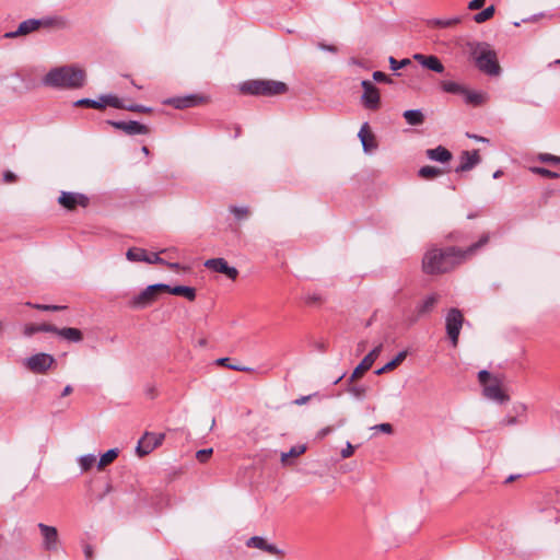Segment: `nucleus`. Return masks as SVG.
<instances>
[{"label":"nucleus","mask_w":560,"mask_h":560,"mask_svg":"<svg viewBox=\"0 0 560 560\" xmlns=\"http://www.w3.org/2000/svg\"><path fill=\"white\" fill-rule=\"evenodd\" d=\"M441 86L444 92L452 93V94H462L464 93L465 86L460 85L457 82L454 81H443L441 83Z\"/></svg>","instance_id":"nucleus-36"},{"label":"nucleus","mask_w":560,"mask_h":560,"mask_svg":"<svg viewBox=\"0 0 560 560\" xmlns=\"http://www.w3.org/2000/svg\"><path fill=\"white\" fill-rule=\"evenodd\" d=\"M363 94L361 96L362 104L368 109H377L380 107L381 96L378 89L370 81L361 82Z\"/></svg>","instance_id":"nucleus-9"},{"label":"nucleus","mask_w":560,"mask_h":560,"mask_svg":"<svg viewBox=\"0 0 560 560\" xmlns=\"http://www.w3.org/2000/svg\"><path fill=\"white\" fill-rule=\"evenodd\" d=\"M85 71L77 66H63L51 69L43 79L47 86L56 89H79L85 83Z\"/></svg>","instance_id":"nucleus-2"},{"label":"nucleus","mask_w":560,"mask_h":560,"mask_svg":"<svg viewBox=\"0 0 560 560\" xmlns=\"http://www.w3.org/2000/svg\"><path fill=\"white\" fill-rule=\"evenodd\" d=\"M330 432H331V428H330V427L324 428V429H322V430L318 432V436H319V438H324V436H326L327 434H329Z\"/></svg>","instance_id":"nucleus-64"},{"label":"nucleus","mask_w":560,"mask_h":560,"mask_svg":"<svg viewBox=\"0 0 560 560\" xmlns=\"http://www.w3.org/2000/svg\"><path fill=\"white\" fill-rule=\"evenodd\" d=\"M464 317L459 310L452 308L446 315V332L454 347L458 343L459 332L463 326Z\"/></svg>","instance_id":"nucleus-6"},{"label":"nucleus","mask_w":560,"mask_h":560,"mask_svg":"<svg viewBox=\"0 0 560 560\" xmlns=\"http://www.w3.org/2000/svg\"><path fill=\"white\" fill-rule=\"evenodd\" d=\"M483 394L487 398L500 404H503L510 399L509 395L504 393L499 378H491L489 384L483 386Z\"/></svg>","instance_id":"nucleus-14"},{"label":"nucleus","mask_w":560,"mask_h":560,"mask_svg":"<svg viewBox=\"0 0 560 560\" xmlns=\"http://www.w3.org/2000/svg\"><path fill=\"white\" fill-rule=\"evenodd\" d=\"M471 57L476 67L490 77H498L501 68L498 61L497 52L487 43H477L471 48Z\"/></svg>","instance_id":"nucleus-3"},{"label":"nucleus","mask_w":560,"mask_h":560,"mask_svg":"<svg viewBox=\"0 0 560 560\" xmlns=\"http://www.w3.org/2000/svg\"><path fill=\"white\" fill-rule=\"evenodd\" d=\"M402 116L410 126H419L424 121V115L420 109L405 110Z\"/></svg>","instance_id":"nucleus-29"},{"label":"nucleus","mask_w":560,"mask_h":560,"mask_svg":"<svg viewBox=\"0 0 560 560\" xmlns=\"http://www.w3.org/2000/svg\"><path fill=\"white\" fill-rule=\"evenodd\" d=\"M58 202L68 210H74L78 206L85 208L89 205V198L79 192L62 191Z\"/></svg>","instance_id":"nucleus-12"},{"label":"nucleus","mask_w":560,"mask_h":560,"mask_svg":"<svg viewBox=\"0 0 560 560\" xmlns=\"http://www.w3.org/2000/svg\"><path fill=\"white\" fill-rule=\"evenodd\" d=\"M354 447L350 442H347V445L345 448L341 450V457L348 458L353 455Z\"/></svg>","instance_id":"nucleus-54"},{"label":"nucleus","mask_w":560,"mask_h":560,"mask_svg":"<svg viewBox=\"0 0 560 560\" xmlns=\"http://www.w3.org/2000/svg\"><path fill=\"white\" fill-rule=\"evenodd\" d=\"M311 397H312L311 395L302 396V397L295 399L294 404L298 405V406H302V405L306 404L311 399Z\"/></svg>","instance_id":"nucleus-62"},{"label":"nucleus","mask_w":560,"mask_h":560,"mask_svg":"<svg viewBox=\"0 0 560 560\" xmlns=\"http://www.w3.org/2000/svg\"><path fill=\"white\" fill-rule=\"evenodd\" d=\"M366 341L362 340L357 345V353L360 354L365 350Z\"/></svg>","instance_id":"nucleus-63"},{"label":"nucleus","mask_w":560,"mask_h":560,"mask_svg":"<svg viewBox=\"0 0 560 560\" xmlns=\"http://www.w3.org/2000/svg\"><path fill=\"white\" fill-rule=\"evenodd\" d=\"M516 423H518V420H517V417L516 416H508L505 417L502 421H501V424L502 425H515Z\"/></svg>","instance_id":"nucleus-56"},{"label":"nucleus","mask_w":560,"mask_h":560,"mask_svg":"<svg viewBox=\"0 0 560 560\" xmlns=\"http://www.w3.org/2000/svg\"><path fill=\"white\" fill-rule=\"evenodd\" d=\"M481 162L478 150L463 151L459 155V164L455 168L456 173L468 172Z\"/></svg>","instance_id":"nucleus-16"},{"label":"nucleus","mask_w":560,"mask_h":560,"mask_svg":"<svg viewBox=\"0 0 560 560\" xmlns=\"http://www.w3.org/2000/svg\"><path fill=\"white\" fill-rule=\"evenodd\" d=\"M372 430H377L383 433L390 434L393 432V427L389 423H381V424H376V425L372 427Z\"/></svg>","instance_id":"nucleus-52"},{"label":"nucleus","mask_w":560,"mask_h":560,"mask_svg":"<svg viewBox=\"0 0 560 560\" xmlns=\"http://www.w3.org/2000/svg\"><path fill=\"white\" fill-rule=\"evenodd\" d=\"M54 362L51 354L37 353L26 359L25 366L34 373H45Z\"/></svg>","instance_id":"nucleus-11"},{"label":"nucleus","mask_w":560,"mask_h":560,"mask_svg":"<svg viewBox=\"0 0 560 560\" xmlns=\"http://www.w3.org/2000/svg\"><path fill=\"white\" fill-rule=\"evenodd\" d=\"M246 545L250 548H257V549L264 550L270 555H275L278 557L284 556V552L281 549H279L276 545L267 542L266 539H264L262 537H259V536L250 537L247 540Z\"/></svg>","instance_id":"nucleus-17"},{"label":"nucleus","mask_w":560,"mask_h":560,"mask_svg":"<svg viewBox=\"0 0 560 560\" xmlns=\"http://www.w3.org/2000/svg\"><path fill=\"white\" fill-rule=\"evenodd\" d=\"M407 350L400 351L392 361L386 363L383 368L378 369L375 373L377 375L383 374L385 372L392 371L397 368L400 363L405 361L407 358Z\"/></svg>","instance_id":"nucleus-30"},{"label":"nucleus","mask_w":560,"mask_h":560,"mask_svg":"<svg viewBox=\"0 0 560 560\" xmlns=\"http://www.w3.org/2000/svg\"><path fill=\"white\" fill-rule=\"evenodd\" d=\"M489 242V235L485 234L480 240L467 247L460 249L457 247L429 248L422 259V269L428 275L445 273L460 265L468 257L472 256L480 247Z\"/></svg>","instance_id":"nucleus-1"},{"label":"nucleus","mask_w":560,"mask_h":560,"mask_svg":"<svg viewBox=\"0 0 560 560\" xmlns=\"http://www.w3.org/2000/svg\"><path fill=\"white\" fill-rule=\"evenodd\" d=\"M358 137L361 140L365 153H371L377 148L375 136L369 130V124L364 122L361 127Z\"/></svg>","instance_id":"nucleus-20"},{"label":"nucleus","mask_w":560,"mask_h":560,"mask_svg":"<svg viewBox=\"0 0 560 560\" xmlns=\"http://www.w3.org/2000/svg\"><path fill=\"white\" fill-rule=\"evenodd\" d=\"M494 14V7L490 5L482 10L481 12L475 14L474 20L476 23H483L488 20H490Z\"/></svg>","instance_id":"nucleus-41"},{"label":"nucleus","mask_w":560,"mask_h":560,"mask_svg":"<svg viewBox=\"0 0 560 560\" xmlns=\"http://www.w3.org/2000/svg\"><path fill=\"white\" fill-rule=\"evenodd\" d=\"M425 155L428 159L440 163H447L452 160L453 156L451 151L442 145H439L434 149H428L425 151Z\"/></svg>","instance_id":"nucleus-23"},{"label":"nucleus","mask_w":560,"mask_h":560,"mask_svg":"<svg viewBox=\"0 0 560 560\" xmlns=\"http://www.w3.org/2000/svg\"><path fill=\"white\" fill-rule=\"evenodd\" d=\"M349 383L348 393L351 394L357 399H363L366 396L368 388L363 385H353V383Z\"/></svg>","instance_id":"nucleus-39"},{"label":"nucleus","mask_w":560,"mask_h":560,"mask_svg":"<svg viewBox=\"0 0 560 560\" xmlns=\"http://www.w3.org/2000/svg\"><path fill=\"white\" fill-rule=\"evenodd\" d=\"M389 65H390V69L396 71L400 68H404L406 66H408L410 63V59H402L400 61L396 60L394 57H389Z\"/></svg>","instance_id":"nucleus-44"},{"label":"nucleus","mask_w":560,"mask_h":560,"mask_svg":"<svg viewBox=\"0 0 560 560\" xmlns=\"http://www.w3.org/2000/svg\"><path fill=\"white\" fill-rule=\"evenodd\" d=\"M164 292H167L173 295L184 296L188 301H194L196 299V290L191 287H185V285L171 287V285H168V289H164Z\"/></svg>","instance_id":"nucleus-25"},{"label":"nucleus","mask_w":560,"mask_h":560,"mask_svg":"<svg viewBox=\"0 0 560 560\" xmlns=\"http://www.w3.org/2000/svg\"><path fill=\"white\" fill-rule=\"evenodd\" d=\"M55 334L68 341H72V342H80L83 339L82 331L80 329L73 328V327H63V328L57 327V331H55Z\"/></svg>","instance_id":"nucleus-24"},{"label":"nucleus","mask_w":560,"mask_h":560,"mask_svg":"<svg viewBox=\"0 0 560 560\" xmlns=\"http://www.w3.org/2000/svg\"><path fill=\"white\" fill-rule=\"evenodd\" d=\"M516 417H523L526 415L527 407L524 404H518L514 407Z\"/></svg>","instance_id":"nucleus-60"},{"label":"nucleus","mask_w":560,"mask_h":560,"mask_svg":"<svg viewBox=\"0 0 560 560\" xmlns=\"http://www.w3.org/2000/svg\"><path fill=\"white\" fill-rule=\"evenodd\" d=\"M439 296L436 294L429 295L421 304L418 305L417 310L419 315L431 312L438 302Z\"/></svg>","instance_id":"nucleus-34"},{"label":"nucleus","mask_w":560,"mask_h":560,"mask_svg":"<svg viewBox=\"0 0 560 560\" xmlns=\"http://www.w3.org/2000/svg\"><path fill=\"white\" fill-rule=\"evenodd\" d=\"M75 106H85V107H91V108H95V109H103L104 108V104H101V100L100 101H95V100H91V98H81L79 101H77L74 103Z\"/></svg>","instance_id":"nucleus-42"},{"label":"nucleus","mask_w":560,"mask_h":560,"mask_svg":"<svg viewBox=\"0 0 560 560\" xmlns=\"http://www.w3.org/2000/svg\"><path fill=\"white\" fill-rule=\"evenodd\" d=\"M538 159L544 163L560 164V156L552 155L550 153H541Z\"/></svg>","instance_id":"nucleus-45"},{"label":"nucleus","mask_w":560,"mask_h":560,"mask_svg":"<svg viewBox=\"0 0 560 560\" xmlns=\"http://www.w3.org/2000/svg\"><path fill=\"white\" fill-rule=\"evenodd\" d=\"M163 433L145 432L139 440L137 445V453L140 457L150 454L154 448L160 446L164 440Z\"/></svg>","instance_id":"nucleus-8"},{"label":"nucleus","mask_w":560,"mask_h":560,"mask_svg":"<svg viewBox=\"0 0 560 560\" xmlns=\"http://www.w3.org/2000/svg\"><path fill=\"white\" fill-rule=\"evenodd\" d=\"M118 456V450L116 448H112V450H108L106 453H104L98 463H97V468L100 470H102L103 468H105L108 464H110L112 462H114L116 459V457Z\"/></svg>","instance_id":"nucleus-35"},{"label":"nucleus","mask_w":560,"mask_h":560,"mask_svg":"<svg viewBox=\"0 0 560 560\" xmlns=\"http://www.w3.org/2000/svg\"><path fill=\"white\" fill-rule=\"evenodd\" d=\"M231 212L237 218L243 219L248 214V209L245 207H232Z\"/></svg>","instance_id":"nucleus-47"},{"label":"nucleus","mask_w":560,"mask_h":560,"mask_svg":"<svg viewBox=\"0 0 560 560\" xmlns=\"http://www.w3.org/2000/svg\"><path fill=\"white\" fill-rule=\"evenodd\" d=\"M212 448L200 450L197 452L196 457L199 462L205 463L212 454Z\"/></svg>","instance_id":"nucleus-50"},{"label":"nucleus","mask_w":560,"mask_h":560,"mask_svg":"<svg viewBox=\"0 0 560 560\" xmlns=\"http://www.w3.org/2000/svg\"><path fill=\"white\" fill-rule=\"evenodd\" d=\"M532 171L536 174H539L544 177L548 178H558L560 175L556 172H552L550 170L544 168V167H533Z\"/></svg>","instance_id":"nucleus-43"},{"label":"nucleus","mask_w":560,"mask_h":560,"mask_svg":"<svg viewBox=\"0 0 560 560\" xmlns=\"http://www.w3.org/2000/svg\"><path fill=\"white\" fill-rule=\"evenodd\" d=\"M37 21L39 28L44 27L63 30L69 25L68 20L61 15L44 16L42 19H37Z\"/></svg>","instance_id":"nucleus-21"},{"label":"nucleus","mask_w":560,"mask_h":560,"mask_svg":"<svg viewBox=\"0 0 560 560\" xmlns=\"http://www.w3.org/2000/svg\"><path fill=\"white\" fill-rule=\"evenodd\" d=\"M413 59L418 61L423 68L436 73H442L444 71V66L436 56L416 54L413 55Z\"/></svg>","instance_id":"nucleus-18"},{"label":"nucleus","mask_w":560,"mask_h":560,"mask_svg":"<svg viewBox=\"0 0 560 560\" xmlns=\"http://www.w3.org/2000/svg\"><path fill=\"white\" fill-rule=\"evenodd\" d=\"M39 30L37 19H28L21 22L14 32H8L4 34L5 38H15L19 36H26L33 32Z\"/></svg>","instance_id":"nucleus-19"},{"label":"nucleus","mask_w":560,"mask_h":560,"mask_svg":"<svg viewBox=\"0 0 560 560\" xmlns=\"http://www.w3.org/2000/svg\"><path fill=\"white\" fill-rule=\"evenodd\" d=\"M479 382L482 384V386H486V384H489L491 378H495L494 376H491L490 373L486 370L480 371L478 374Z\"/></svg>","instance_id":"nucleus-51"},{"label":"nucleus","mask_w":560,"mask_h":560,"mask_svg":"<svg viewBox=\"0 0 560 560\" xmlns=\"http://www.w3.org/2000/svg\"><path fill=\"white\" fill-rule=\"evenodd\" d=\"M16 180V175L11 171H7L3 173V182L7 184L14 183Z\"/></svg>","instance_id":"nucleus-58"},{"label":"nucleus","mask_w":560,"mask_h":560,"mask_svg":"<svg viewBox=\"0 0 560 560\" xmlns=\"http://www.w3.org/2000/svg\"><path fill=\"white\" fill-rule=\"evenodd\" d=\"M285 83L275 80H252L242 85V91L252 95L273 96L285 93Z\"/></svg>","instance_id":"nucleus-4"},{"label":"nucleus","mask_w":560,"mask_h":560,"mask_svg":"<svg viewBox=\"0 0 560 560\" xmlns=\"http://www.w3.org/2000/svg\"><path fill=\"white\" fill-rule=\"evenodd\" d=\"M317 47L322 50L329 51L332 54H336L338 51V48L334 45H327L325 43H318Z\"/></svg>","instance_id":"nucleus-57"},{"label":"nucleus","mask_w":560,"mask_h":560,"mask_svg":"<svg viewBox=\"0 0 560 560\" xmlns=\"http://www.w3.org/2000/svg\"><path fill=\"white\" fill-rule=\"evenodd\" d=\"M383 345L376 346L372 351H370L360 364L353 370L352 374L348 378V382L353 383L355 380L363 376V374L369 371L374 364L375 360L382 352Z\"/></svg>","instance_id":"nucleus-10"},{"label":"nucleus","mask_w":560,"mask_h":560,"mask_svg":"<svg viewBox=\"0 0 560 560\" xmlns=\"http://www.w3.org/2000/svg\"><path fill=\"white\" fill-rule=\"evenodd\" d=\"M108 124L113 126L116 129H119L124 131L126 135L133 136V135H148L149 128L145 125H142L138 121L130 120V121H114L109 120Z\"/></svg>","instance_id":"nucleus-15"},{"label":"nucleus","mask_w":560,"mask_h":560,"mask_svg":"<svg viewBox=\"0 0 560 560\" xmlns=\"http://www.w3.org/2000/svg\"><path fill=\"white\" fill-rule=\"evenodd\" d=\"M305 451L306 446L304 444L292 446L289 452L281 454V463L283 465H291V458L299 457L300 455L304 454Z\"/></svg>","instance_id":"nucleus-28"},{"label":"nucleus","mask_w":560,"mask_h":560,"mask_svg":"<svg viewBox=\"0 0 560 560\" xmlns=\"http://www.w3.org/2000/svg\"><path fill=\"white\" fill-rule=\"evenodd\" d=\"M373 79L376 82H384V83H388V84H390L393 82L392 79L382 71H375L373 73Z\"/></svg>","instance_id":"nucleus-48"},{"label":"nucleus","mask_w":560,"mask_h":560,"mask_svg":"<svg viewBox=\"0 0 560 560\" xmlns=\"http://www.w3.org/2000/svg\"><path fill=\"white\" fill-rule=\"evenodd\" d=\"M217 364L229 368L234 371H241V372H252L253 371V369L248 368V366H244V365H240V364H232V362H230L229 358L218 359Z\"/></svg>","instance_id":"nucleus-38"},{"label":"nucleus","mask_w":560,"mask_h":560,"mask_svg":"<svg viewBox=\"0 0 560 560\" xmlns=\"http://www.w3.org/2000/svg\"><path fill=\"white\" fill-rule=\"evenodd\" d=\"M205 267L212 271L223 273L231 280H235L238 276L237 269L235 267L229 266L226 260L223 258L208 259L205 262Z\"/></svg>","instance_id":"nucleus-13"},{"label":"nucleus","mask_w":560,"mask_h":560,"mask_svg":"<svg viewBox=\"0 0 560 560\" xmlns=\"http://www.w3.org/2000/svg\"><path fill=\"white\" fill-rule=\"evenodd\" d=\"M126 258L132 262H145L147 252L140 247H131L127 250Z\"/></svg>","instance_id":"nucleus-31"},{"label":"nucleus","mask_w":560,"mask_h":560,"mask_svg":"<svg viewBox=\"0 0 560 560\" xmlns=\"http://www.w3.org/2000/svg\"><path fill=\"white\" fill-rule=\"evenodd\" d=\"M43 541L42 547L46 551H57L60 545L59 534L55 526L46 525L44 523H39L37 525Z\"/></svg>","instance_id":"nucleus-7"},{"label":"nucleus","mask_w":560,"mask_h":560,"mask_svg":"<svg viewBox=\"0 0 560 560\" xmlns=\"http://www.w3.org/2000/svg\"><path fill=\"white\" fill-rule=\"evenodd\" d=\"M27 305L32 306L33 308L40 310V311H61L66 308L65 306L60 305H45V304H31L27 303Z\"/></svg>","instance_id":"nucleus-46"},{"label":"nucleus","mask_w":560,"mask_h":560,"mask_svg":"<svg viewBox=\"0 0 560 560\" xmlns=\"http://www.w3.org/2000/svg\"><path fill=\"white\" fill-rule=\"evenodd\" d=\"M79 465L81 468V471H88L93 467V465L96 463V457L92 454L83 455L79 459Z\"/></svg>","instance_id":"nucleus-40"},{"label":"nucleus","mask_w":560,"mask_h":560,"mask_svg":"<svg viewBox=\"0 0 560 560\" xmlns=\"http://www.w3.org/2000/svg\"><path fill=\"white\" fill-rule=\"evenodd\" d=\"M465 102L472 106H481L489 100L488 93L483 91H472L465 88L464 93Z\"/></svg>","instance_id":"nucleus-22"},{"label":"nucleus","mask_w":560,"mask_h":560,"mask_svg":"<svg viewBox=\"0 0 560 560\" xmlns=\"http://www.w3.org/2000/svg\"><path fill=\"white\" fill-rule=\"evenodd\" d=\"M443 170L439 168V167H435V166H430V165H425V166H422L418 174L421 178L423 179H433V178H436L441 175H443Z\"/></svg>","instance_id":"nucleus-32"},{"label":"nucleus","mask_w":560,"mask_h":560,"mask_svg":"<svg viewBox=\"0 0 560 560\" xmlns=\"http://www.w3.org/2000/svg\"><path fill=\"white\" fill-rule=\"evenodd\" d=\"M100 100H101V104H104V107L110 106V107L118 108V109L125 108L124 102L120 98H118L116 95H113V94L102 95L100 97Z\"/></svg>","instance_id":"nucleus-33"},{"label":"nucleus","mask_w":560,"mask_h":560,"mask_svg":"<svg viewBox=\"0 0 560 560\" xmlns=\"http://www.w3.org/2000/svg\"><path fill=\"white\" fill-rule=\"evenodd\" d=\"M485 1H486V0H471V1L468 3V9H469V10H478V9H480V8H482V7H483Z\"/></svg>","instance_id":"nucleus-59"},{"label":"nucleus","mask_w":560,"mask_h":560,"mask_svg":"<svg viewBox=\"0 0 560 560\" xmlns=\"http://www.w3.org/2000/svg\"><path fill=\"white\" fill-rule=\"evenodd\" d=\"M145 262L147 264L166 265V266H168L172 269H178L179 268V264H177V262H166L163 258L160 257V255L158 253H154V254H151V255H149L147 253Z\"/></svg>","instance_id":"nucleus-37"},{"label":"nucleus","mask_w":560,"mask_h":560,"mask_svg":"<svg viewBox=\"0 0 560 560\" xmlns=\"http://www.w3.org/2000/svg\"><path fill=\"white\" fill-rule=\"evenodd\" d=\"M83 552H84V556H85L86 560H92L93 559V548H92V546L85 545L84 548H83Z\"/></svg>","instance_id":"nucleus-61"},{"label":"nucleus","mask_w":560,"mask_h":560,"mask_svg":"<svg viewBox=\"0 0 560 560\" xmlns=\"http://www.w3.org/2000/svg\"><path fill=\"white\" fill-rule=\"evenodd\" d=\"M164 289H168V284H151L142 290L138 295L133 296L131 305L137 308L147 307L158 300L159 294L164 292Z\"/></svg>","instance_id":"nucleus-5"},{"label":"nucleus","mask_w":560,"mask_h":560,"mask_svg":"<svg viewBox=\"0 0 560 560\" xmlns=\"http://www.w3.org/2000/svg\"><path fill=\"white\" fill-rule=\"evenodd\" d=\"M55 331H57V327L54 325H50V324H40V325L27 324L23 328V334L26 337H31L36 332H54L55 334Z\"/></svg>","instance_id":"nucleus-27"},{"label":"nucleus","mask_w":560,"mask_h":560,"mask_svg":"<svg viewBox=\"0 0 560 560\" xmlns=\"http://www.w3.org/2000/svg\"><path fill=\"white\" fill-rule=\"evenodd\" d=\"M459 20L458 19H452V20H439L436 21V25L441 26V27H450L456 23H458Z\"/></svg>","instance_id":"nucleus-55"},{"label":"nucleus","mask_w":560,"mask_h":560,"mask_svg":"<svg viewBox=\"0 0 560 560\" xmlns=\"http://www.w3.org/2000/svg\"><path fill=\"white\" fill-rule=\"evenodd\" d=\"M200 101H201L200 97H197L195 95H189L186 97L172 98V100L167 101L166 103L173 105L175 108L184 109V108H188V107L199 104Z\"/></svg>","instance_id":"nucleus-26"},{"label":"nucleus","mask_w":560,"mask_h":560,"mask_svg":"<svg viewBox=\"0 0 560 560\" xmlns=\"http://www.w3.org/2000/svg\"><path fill=\"white\" fill-rule=\"evenodd\" d=\"M145 396L150 399H154L158 395V390L154 385L148 384L144 388Z\"/></svg>","instance_id":"nucleus-53"},{"label":"nucleus","mask_w":560,"mask_h":560,"mask_svg":"<svg viewBox=\"0 0 560 560\" xmlns=\"http://www.w3.org/2000/svg\"><path fill=\"white\" fill-rule=\"evenodd\" d=\"M124 109H127L129 112H136V113H149V112H151V108L145 107L143 105H138V104L128 105V106L125 105Z\"/></svg>","instance_id":"nucleus-49"}]
</instances>
